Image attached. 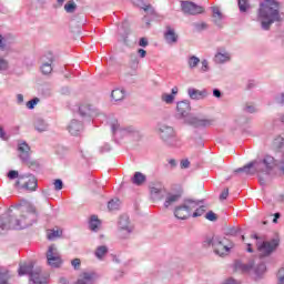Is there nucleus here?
Wrapping results in <instances>:
<instances>
[{
  "mask_svg": "<svg viewBox=\"0 0 284 284\" xmlns=\"http://www.w3.org/2000/svg\"><path fill=\"white\" fill-rule=\"evenodd\" d=\"M258 21L263 30H268L272 23L281 21V13L278 12V2L275 0H266L260 6L258 9Z\"/></svg>",
  "mask_w": 284,
  "mask_h": 284,
  "instance_id": "nucleus-1",
  "label": "nucleus"
},
{
  "mask_svg": "<svg viewBox=\"0 0 284 284\" xmlns=\"http://www.w3.org/2000/svg\"><path fill=\"white\" fill-rule=\"evenodd\" d=\"M196 206V201L185 200L183 205L175 207L174 216L181 221H185V219H190L192 216V212H194Z\"/></svg>",
  "mask_w": 284,
  "mask_h": 284,
  "instance_id": "nucleus-2",
  "label": "nucleus"
},
{
  "mask_svg": "<svg viewBox=\"0 0 284 284\" xmlns=\"http://www.w3.org/2000/svg\"><path fill=\"white\" fill-rule=\"evenodd\" d=\"M19 276H24V274L30 275V281L34 284H41V268H36L32 264H22L19 267Z\"/></svg>",
  "mask_w": 284,
  "mask_h": 284,
  "instance_id": "nucleus-3",
  "label": "nucleus"
},
{
  "mask_svg": "<svg viewBox=\"0 0 284 284\" xmlns=\"http://www.w3.org/2000/svg\"><path fill=\"white\" fill-rule=\"evenodd\" d=\"M257 252L260 253V256L263 258L265 256H270L272 252L278 247V240L273 239L271 241H264V242H257Z\"/></svg>",
  "mask_w": 284,
  "mask_h": 284,
  "instance_id": "nucleus-4",
  "label": "nucleus"
},
{
  "mask_svg": "<svg viewBox=\"0 0 284 284\" xmlns=\"http://www.w3.org/2000/svg\"><path fill=\"white\" fill-rule=\"evenodd\" d=\"M159 135L166 145H176V134L172 126L165 124L161 125L159 128Z\"/></svg>",
  "mask_w": 284,
  "mask_h": 284,
  "instance_id": "nucleus-5",
  "label": "nucleus"
},
{
  "mask_svg": "<svg viewBox=\"0 0 284 284\" xmlns=\"http://www.w3.org/2000/svg\"><path fill=\"white\" fill-rule=\"evenodd\" d=\"M207 245H212L215 254L219 256H225V254L230 253V250L234 247V245H226L225 242L221 241L219 237H213L207 241Z\"/></svg>",
  "mask_w": 284,
  "mask_h": 284,
  "instance_id": "nucleus-6",
  "label": "nucleus"
},
{
  "mask_svg": "<svg viewBox=\"0 0 284 284\" xmlns=\"http://www.w3.org/2000/svg\"><path fill=\"white\" fill-rule=\"evenodd\" d=\"M263 163L266 168L267 173L272 172V169L277 166L281 176H284V153L278 164H276V160L272 155H266L263 160Z\"/></svg>",
  "mask_w": 284,
  "mask_h": 284,
  "instance_id": "nucleus-7",
  "label": "nucleus"
},
{
  "mask_svg": "<svg viewBox=\"0 0 284 284\" xmlns=\"http://www.w3.org/2000/svg\"><path fill=\"white\" fill-rule=\"evenodd\" d=\"M18 152L19 158L26 163V165H34V160L30 158V154H32V150L30 149V145L28 143H18Z\"/></svg>",
  "mask_w": 284,
  "mask_h": 284,
  "instance_id": "nucleus-8",
  "label": "nucleus"
},
{
  "mask_svg": "<svg viewBox=\"0 0 284 284\" xmlns=\"http://www.w3.org/2000/svg\"><path fill=\"white\" fill-rule=\"evenodd\" d=\"M182 12L185 14H203L205 9L203 7L197 6L192 1H182L181 2Z\"/></svg>",
  "mask_w": 284,
  "mask_h": 284,
  "instance_id": "nucleus-9",
  "label": "nucleus"
},
{
  "mask_svg": "<svg viewBox=\"0 0 284 284\" xmlns=\"http://www.w3.org/2000/svg\"><path fill=\"white\" fill-rule=\"evenodd\" d=\"M16 185H21L24 190H37V178L34 176H20L16 182Z\"/></svg>",
  "mask_w": 284,
  "mask_h": 284,
  "instance_id": "nucleus-10",
  "label": "nucleus"
},
{
  "mask_svg": "<svg viewBox=\"0 0 284 284\" xmlns=\"http://www.w3.org/2000/svg\"><path fill=\"white\" fill-rule=\"evenodd\" d=\"M187 94L190 99H193L194 101H201V99H206V97H210V93L207 90H197L194 88L187 89Z\"/></svg>",
  "mask_w": 284,
  "mask_h": 284,
  "instance_id": "nucleus-11",
  "label": "nucleus"
},
{
  "mask_svg": "<svg viewBox=\"0 0 284 284\" xmlns=\"http://www.w3.org/2000/svg\"><path fill=\"white\" fill-rule=\"evenodd\" d=\"M54 62V57H52V53H48L47 61L43 62L41 65V72L42 74H51L52 73V63Z\"/></svg>",
  "mask_w": 284,
  "mask_h": 284,
  "instance_id": "nucleus-12",
  "label": "nucleus"
},
{
  "mask_svg": "<svg viewBox=\"0 0 284 284\" xmlns=\"http://www.w3.org/2000/svg\"><path fill=\"white\" fill-rule=\"evenodd\" d=\"M164 39L166 43H176L179 41V36L176 34V31L172 29V27H166V32L164 33Z\"/></svg>",
  "mask_w": 284,
  "mask_h": 284,
  "instance_id": "nucleus-13",
  "label": "nucleus"
},
{
  "mask_svg": "<svg viewBox=\"0 0 284 284\" xmlns=\"http://www.w3.org/2000/svg\"><path fill=\"white\" fill-rule=\"evenodd\" d=\"M68 130L70 134H72V136H78L79 132L83 130V124L77 120H72L71 123L69 124Z\"/></svg>",
  "mask_w": 284,
  "mask_h": 284,
  "instance_id": "nucleus-14",
  "label": "nucleus"
},
{
  "mask_svg": "<svg viewBox=\"0 0 284 284\" xmlns=\"http://www.w3.org/2000/svg\"><path fill=\"white\" fill-rule=\"evenodd\" d=\"M12 221H14L12 216H6L0 219V230H14Z\"/></svg>",
  "mask_w": 284,
  "mask_h": 284,
  "instance_id": "nucleus-15",
  "label": "nucleus"
},
{
  "mask_svg": "<svg viewBox=\"0 0 284 284\" xmlns=\"http://www.w3.org/2000/svg\"><path fill=\"white\" fill-rule=\"evenodd\" d=\"M181 193L169 194L164 202V207H170V205H174L178 201H181Z\"/></svg>",
  "mask_w": 284,
  "mask_h": 284,
  "instance_id": "nucleus-16",
  "label": "nucleus"
},
{
  "mask_svg": "<svg viewBox=\"0 0 284 284\" xmlns=\"http://www.w3.org/2000/svg\"><path fill=\"white\" fill-rule=\"evenodd\" d=\"M47 265H49V267L57 270V268L61 267V265H63V258H61V256L49 257V258H47Z\"/></svg>",
  "mask_w": 284,
  "mask_h": 284,
  "instance_id": "nucleus-17",
  "label": "nucleus"
},
{
  "mask_svg": "<svg viewBox=\"0 0 284 284\" xmlns=\"http://www.w3.org/2000/svg\"><path fill=\"white\" fill-rule=\"evenodd\" d=\"M256 165V162H250L248 164L244 165L243 168L236 169L234 172L235 174H239L241 172H244V174H254L256 171H252V168Z\"/></svg>",
  "mask_w": 284,
  "mask_h": 284,
  "instance_id": "nucleus-18",
  "label": "nucleus"
},
{
  "mask_svg": "<svg viewBox=\"0 0 284 284\" xmlns=\"http://www.w3.org/2000/svg\"><path fill=\"white\" fill-rule=\"evenodd\" d=\"M63 231L61 229H53L47 231V237L49 241H54V239H61Z\"/></svg>",
  "mask_w": 284,
  "mask_h": 284,
  "instance_id": "nucleus-19",
  "label": "nucleus"
},
{
  "mask_svg": "<svg viewBox=\"0 0 284 284\" xmlns=\"http://www.w3.org/2000/svg\"><path fill=\"white\" fill-rule=\"evenodd\" d=\"M93 275L91 273H82L79 275L78 281L75 284H92Z\"/></svg>",
  "mask_w": 284,
  "mask_h": 284,
  "instance_id": "nucleus-20",
  "label": "nucleus"
},
{
  "mask_svg": "<svg viewBox=\"0 0 284 284\" xmlns=\"http://www.w3.org/2000/svg\"><path fill=\"white\" fill-rule=\"evenodd\" d=\"M176 109L181 116H185L190 112V103L185 101L179 102Z\"/></svg>",
  "mask_w": 284,
  "mask_h": 284,
  "instance_id": "nucleus-21",
  "label": "nucleus"
},
{
  "mask_svg": "<svg viewBox=\"0 0 284 284\" xmlns=\"http://www.w3.org/2000/svg\"><path fill=\"white\" fill-rule=\"evenodd\" d=\"M146 181L145 174L141 172H135L133 178H132V183L134 185H143Z\"/></svg>",
  "mask_w": 284,
  "mask_h": 284,
  "instance_id": "nucleus-22",
  "label": "nucleus"
},
{
  "mask_svg": "<svg viewBox=\"0 0 284 284\" xmlns=\"http://www.w3.org/2000/svg\"><path fill=\"white\" fill-rule=\"evenodd\" d=\"M89 227L92 232H97L101 227V220L97 215L91 216Z\"/></svg>",
  "mask_w": 284,
  "mask_h": 284,
  "instance_id": "nucleus-23",
  "label": "nucleus"
},
{
  "mask_svg": "<svg viewBox=\"0 0 284 284\" xmlns=\"http://www.w3.org/2000/svg\"><path fill=\"white\" fill-rule=\"evenodd\" d=\"M195 128H209L214 123L212 119H196L194 122Z\"/></svg>",
  "mask_w": 284,
  "mask_h": 284,
  "instance_id": "nucleus-24",
  "label": "nucleus"
},
{
  "mask_svg": "<svg viewBox=\"0 0 284 284\" xmlns=\"http://www.w3.org/2000/svg\"><path fill=\"white\" fill-rule=\"evenodd\" d=\"M59 256H61V253H59V248H57V245H50L47 251V258H57Z\"/></svg>",
  "mask_w": 284,
  "mask_h": 284,
  "instance_id": "nucleus-25",
  "label": "nucleus"
},
{
  "mask_svg": "<svg viewBox=\"0 0 284 284\" xmlns=\"http://www.w3.org/2000/svg\"><path fill=\"white\" fill-rule=\"evenodd\" d=\"M97 258H99V261H103V258H105V255L108 254V246L102 245V246H98L95 248L94 252Z\"/></svg>",
  "mask_w": 284,
  "mask_h": 284,
  "instance_id": "nucleus-26",
  "label": "nucleus"
},
{
  "mask_svg": "<svg viewBox=\"0 0 284 284\" xmlns=\"http://www.w3.org/2000/svg\"><path fill=\"white\" fill-rule=\"evenodd\" d=\"M196 207L193 210V219H196L199 216H203L205 214V205H201V202L196 201Z\"/></svg>",
  "mask_w": 284,
  "mask_h": 284,
  "instance_id": "nucleus-27",
  "label": "nucleus"
},
{
  "mask_svg": "<svg viewBox=\"0 0 284 284\" xmlns=\"http://www.w3.org/2000/svg\"><path fill=\"white\" fill-rule=\"evenodd\" d=\"M111 97L113 101H123V99H125V91L115 89L112 91Z\"/></svg>",
  "mask_w": 284,
  "mask_h": 284,
  "instance_id": "nucleus-28",
  "label": "nucleus"
},
{
  "mask_svg": "<svg viewBox=\"0 0 284 284\" xmlns=\"http://www.w3.org/2000/svg\"><path fill=\"white\" fill-rule=\"evenodd\" d=\"M10 273L7 268L0 267V284H9Z\"/></svg>",
  "mask_w": 284,
  "mask_h": 284,
  "instance_id": "nucleus-29",
  "label": "nucleus"
},
{
  "mask_svg": "<svg viewBox=\"0 0 284 284\" xmlns=\"http://www.w3.org/2000/svg\"><path fill=\"white\" fill-rule=\"evenodd\" d=\"M34 128L38 132H45V130H48V124H45L43 120H38Z\"/></svg>",
  "mask_w": 284,
  "mask_h": 284,
  "instance_id": "nucleus-30",
  "label": "nucleus"
},
{
  "mask_svg": "<svg viewBox=\"0 0 284 284\" xmlns=\"http://www.w3.org/2000/svg\"><path fill=\"white\" fill-rule=\"evenodd\" d=\"M212 12H213V19L215 23L221 21V19H223V13H221V10L219 9V7H213Z\"/></svg>",
  "mask_w": 284,
  "mask_h": 284,
  "instance_id": "nucleus-31",
  "label": "nucleus"
},
{
  "mask_svg": "<svg viewBox=\"0 0 284 284\" xmlns=\"http://www.w3.org/2000/svg\"><path fill=\"white\" fill-rule=\"evenodd\" d=\"M215 60L217 63H225V61H230V54L229 53H217L215 55Z\"/></svg>",
  "mask_w": 284,
  "mask_h": 284,
  "instance_id": "nucleus-32",
  "label": "nucleus"
},
{
  "mask_svg": "<svg viewBox=\"0 0 284 284\" xmlns=\"http://www.w3.org/2000/svg\"><path fill=\"white\" fill-rule=\"evenodd\" d=\"M237 2L240 12H247V10L250 9V3L247 2V0H237Z\"/></svg>",
  "mask_w": 284,
  "mask_h": 284,
  "instance_id": "nucleus-33",
  "label": "nucleus"
},
{
  "mask_svg": "<svg viewBox=\"0 0 284 284\" xmlns=\"http://www.w3.org/2000/svg\"><path fill=\"white\" fill-rule=\"evenodd\" d=\"M65 12L72 13L74 10H77V3L73 0H70L65 6H64Z\"/></svg>",
  "mask_w": 284,
  "mask_h": 284,
  "instance_id": "nucleus-34",
  "label": "nucleus"
},
{
  "mask_svg": "<svg viewBox=\"0 0 284 284\" xmlns=\"http://www.w3.org/2000/svg\"><path fill=\"white\" fill-rule=\"evenodd\" d=\"M119 207H120L119 200H111L108 203V209L110 210V212H114V210H119Z\"/></svg>",
  "mask_w": 284,
  "mask_h": 284,
  "instance_id": "nucleus-35",
  "label": "nucleus"
},
{
  "mask_svg": "<svg viewBox=\"0 0 284 284\" xmlns=\"http://www.w3.org/2000/svg\"><path fill=\"white\" fill-rule=\"evenodd\" d=\"M201 63V59L196 58V55H192L189 58V67L196 68Z\"/></svg>",
  "mask_w": 284,
  "mask_h": 284,
  "instance_id": "nucleus-36",
  "label": "nucleus"
},
{
  "mask_svg": "<svg viewBox=\"0 0 284 284\" xmlns=\"http://www.w3.org/2000/svg\"><path fill=\"white\" fill-rule=\"evenodd\" d=\"M162 101H164V103H169V104L174 103V95L164 93V94H162Z\"/></svg>",
  "mask_w": 284,
  "mask_h": 284,
  "instance_id": "nucleus-37",
  "label": "nucleus"
},
{
  "mask_svg": "<svg viewBox=\"0 0 284 284\" xmlns=\"http://www.w3.org/2000/svg\"><path fill=\"white\" fill-rule=\"evenodd\" d=\"M39 98H34L30 101L27 102V108L28 110H34V105H37L39 103Z\"/></svg>",
  "mask_w": 284,
  "mask_h": 284,
  "instance_id": "nucleus-38",
  "label": "nucleus"
},
{
  "mask_svg": "<svg viewBox=\"0 0 284 284\" xmlns=\"http://www.w3.org/2000/svg\"><path fill=\"white\" fill-rule=\"evenodd\" d=\"M277 284H284V267L277 272Z\"/></svg>",
  "mask_w": 284,
  "mask_h": 284,
  "instance_id": "nucleus-39",
  "label": "nucleus"
},
{
  "mask_svg": "<svg viewBox=\"0 0 284 284\" xmlns=\"http://www.w3.org/2000/svg\"><path fill=\"white\" fill-rule=\"evenodd\" d=\"M205 219H207V221H217L219 216L213 211H210L206 213Z\"/></svg>",
  "mask_w": 284,
  "mask_h": 284,
  "instance_id": "nucleus-40",
  "label": "nucleus"
},
{
  "mask_svg": "<svg viewBox=\"0 0 284 284\" xmlns=\"http://www.w3.org/2000/svg\"><path fill=\"white\" fill-rule=\"evenodd\" d=\"M79 112H80L81 116H85V114H88V112H90V105H81L79 108Z\"/></svg>",
  "mask_w": 284,
  "mask_h": 284,
  "instance_id": "nucleus-41",
  "label": "nucleus"
},
{
  "mask_svg": "<svg viewBox=\"0 0 284 284\" xmlns=\"http://www.w3.org/2000/svg\"><path fill=\"white\" fill-rule=\"evenodd\" d=\"M53 185H54V190H63V181H61V180H55L54 182H53Z\"/></svg>",
  "mask_w": 284,
  "mask_h": 284,
  "instance_id": "nucleus-42",
  "label": "nucleus"
},
{
  "mask_svg": "<svg viewBox=\"0 0 284 284\" xmlns=\"http://www.w3.org/2000/svg\"><path fill=\"white\" fill-rule=\"evenodd\" d=\"M230 196V189H224L220 195V201H225Z\"/></svg>",
  "mask_w": 284,
  "mask_h": 284,
  "instance_id": "nucleus-43",
  "label": "nucleus"
},
{
  "mask_svg": "<svg viewBox=\"0 0 284 284\" xmlns=\"http://www.w3.org/2000/svg\"><path fill=\"white\" fill-rule=\"evenodd\" d=\"M71 265H72V267H74V270H79V267H81V260H79V258L72 260Z\"/></svg>",
  "mask_w": 284,
  "mask_h": 284,
  "instance_id": "nucleus-44",
  "label": "nucleus"
},
{
  "mask_svg": "<svg viewBox=\"0 0 284 284\" xmlns=\"http://www.w3.org/2000/svg\"><path fill=\"white\" fill-rule=\"evenodd\" d=\"M162 189L159 186H151L150 192L151 194H161Z\"/></svg>",
  "mask_w": 284,
  "mask_h": 284,
  "instance_id": "nucleus-45",
  "label": "nucleus"
},
{
  "mask_svg": "<svg viewBox=\"0 0 284 284\" xmlns=\"http://www.w3.org/2000/svg\"><path fill=\"white\" fill-rule=\"evenodd\" d=\"M0 70H8V61L0 58Z\"/></svg>",
  "mask_w": 284,
  "mask_h": 284,
  "instance_id": "nucleus-46",
  "label": "nucleus"
},
{
  "mask_svg": "<svg viewBox=\"0 0 284 284\" xmlns=\"http://www.w3.org/2000/svg\"><path fill=\"white\" fill-rule=\"evenodd\" d=\"M139 45L141 48H148V45H149L148 39L141 38L140 41H139Z\"/></svg>",
  "mask_w": 284,
  "mask_h": 284,
  "instance_id": "nucleus-47",
  "label": "nucleus"
},
{
  "mask_svg": "<svg viewBox=\"0 0 284 284\" xmlns=\"http://www.w3.org/2000/svg\"><path fill=\"white\" fill-rule=\"evenodd\" d=\"M0 139H2V141H8V135L6 134V131H3V126H0Z\"/></svg>",
  "mask_w": 284,
  "mask_h": 284,
  "instance_id": "nucleus-48",
  "label": "nucleus"
},
{
  "mask_svg": "<svg viewBox=\"0 0 284 284\" xmlns=\"http://www.w3.org/2000/svg\"><path fill=\"white\" fill-rule=\"evenodd\" d=\"M19 176V172L18 171H10L8 173V178L9 179H17Z\"/></svg>",
  "mask_w": 284,
  "mask_h": 284,
  "instance_id": "nucleus-49",
  "label": "nucleus"
},
{
  "mask_svg": "<svg viewBox=\"0 0 284 284\" xmlns=\"http://www.w3.org/2000/svg\"><path fill=\"white\" fill-rule=\"evenodd\" d=\"M181 168H182V170H185V169L190 168V161L189 160H182L181 161Z\"/></svg>",
  "mask_w": 284,
  "mask_h": 284,
  "instance_id": "nucleus-50",
  "label": "nucleus"
},
{
  "mask_svg": "<svg viewBox=\"0 0 284 284\" xmlns=\"http://www.w3.org/2000/svg\"><path fill=\"white\" fill-rule=\"evenodd\" d=\"M112 131L115 132L116 130H119V121H113L111 124Z\"/></svg>",
  "mask_w": 284,
  "mask_h": 284,
  "instance_id": "nucleus-51",
  "label": "nucleus"
},
{
  "mask_svg": "<svg viewBox=\"0 0 284 284\" xmlns=\"http://www.w3.org/2000/svg\"><path fill=\"white\" fill-rule=\"evenodd\" d=\"M138 53L140 54L141 59H145V54H148V51H145L144 49H139Z\"/></svg>",
  "mask_w": 284,
  "mask_h": 284,
  "instance_id": "nucleus-52",
  "label": "nucleus"
},
{
  "mask_svg": "<svg viewBox=\"0 0 284 284\" xmlns=\"http://www.w3.org/2000/svg\"><path fill=\"white\" fill-rule=\"evenodd\" d=\"M213 97H215V99H221V91L219 89H214Z\"/></svg>",
  "mask_w": 284,
  "mask_h": 284,
  "instance_id": "nucleus-53",
  "label": "nucleus"
},
{
  "mask_svg": "<svg viewBox=\"0 0 284 284\" xmlns=\"http://www.w3.org/2000/svg\"><path fill=\"white\" fill-rule=\"evenodd\" d=\"M202 72H207V60L202 61Z\"/></svg>",
  "mask_w": 284,
  "mask_h": 284,
  "instance_id": "nucleus-54",
  "label": "nucleus"
},
{
  "mask_svg": "<svg viewBox=\"0 0 284 284\" xmlns=\"http://www.w3.org/2000/svg\"><path fill=\"white\" fill-rule=\"evenodd\" d=\"M246 112H250L252 114V112H256V110L254 109V106L247 105L246 106Z\"/></svg>",
  "mask_w": 284,
  "mask_h": 284,
  "instance_id": "nucleus-55",
  "label": "nucleus"
},
{
  "mask_svg": "<svg viewBox=\"0 0 284 284\" xmlns=\"http://www.w3.org/2000/svg\"><path fill=\"white\" fill-rule=\"evenodd\" d=\"M273 219V223H277L278 219H281V213H275Z\"/></svg>",
  "mask_w": 284,
  "mask_h": 284,
  "instance_id": "nucleus-56",
  "label": "nucleus"
},
{
  "mask_svg": "<svg viewBox=\"0 0 284 284\" xmlns=\"http://www.w3.org/2000/svg\"><path fill=\"white\" fill-rule=\"evenodd\" d=\"M169 163L171 164V168H176V160L171 159L169 160Z\"/></svg>",
  "mask_w": 284,
  "mask_h": 284,
  "instance_id": "nucleus-57",
  "label": "nucleus"
},
{
  "mask_svg": "<svg viewBox=\"0 0 284 284\" xmlns=\"http://www.w3.org/2000/svg\"><path fill=\"white\" fill-rule=\"evenodd\" d=\"M17 99H18V103H23V94H18Z\"/></svg>",
  "mask_w": 284,
  "mask_h": 284,
  "instance_id": "nucleus-58",
  "label": "nucleus"
},
{
  "mask_svg": "<svg viewBox=\"0 0 284 284\" xmlns=\"http://www.w3.org/2000/svg\"><path fill=\"white\" fill-rule=\"evenodd\" d=\"M246 251L250 252V253L254 252V250L252 248V244L247 243Z\"/></svg>",
  "mask_w": 284,
  "mask_h": 284,
  "instance_id": "nucleus-59",
  "label": "nucleus"
},
{
  "mask_svg": "<svg viewBox=\"0 0 284 284\" xmlns=\"http://www.w3.org/2000/svg\"><path fill=\"white\" fill-rule=\"evenodd\" d=\"M0 48H6V44L3 43V37L0 36Z\"/></svg>",
  "mask_w": 284,
  "mask_h": 284,
  "instance_id": "nucleus-60",
  "label": "nucleus"
},
{
  "mask_svg": "<svg viewBox=\"0 0 284 284\" xmlns=\"http://www.w3.org/2000/svg\"><path fill=\"white\" fill-rule=\"evenodd\" d=\"M277 201H278L280 203H283V201H284V194L278 195Z\"/></svg>",
  "mask_w": 284,
  "mask_h": 284,
  "instance_id": "nucleus-61",
  "label": "nucleus"
},
{
  "mask_svg": "<svg viewBox=\"0 0 284 284\" xmlns=\"http://www.w3.org/2000/svg\"><path fill=\"white\" fill-rule=\"evenodd\" d=\"M172 94H173V95H174V94H179V88L174 87V88L172 89Z\"/></svg>",
  "mask_w": 284,
  "mask_h": 284,
  "instance_id": "nucleus-62",
  "label": "nucleus"
},
{
  "mask_svg": "<svg viewBox=\"0 0 284 284\" xmlns=\"http://www.w3.org/2000/svg\"><path fill=\"white\" fill-rule=\"evenodd\" d=\"M143 10H144V12H148V10H151L152 11V6H145L144 8H143Z\"/></svg>",
  "mask_w": 284,
  "mask_h": 284,
  "instance_id": "nucleus-63",
  "label": "nucleus"
},
{
  "mask_svg": "<svg viewBox=\"0 0 284 284\" xmlns=\"http://www.w3.org/2000/svg\"><path fill=\"white\" fill-rule=\"evenodd\" d=\"M251 239H255L256 241H261V237H258V235H257V234H253V235H251Z\"/></svg>",
  "mask_w": 284,
  "mask_h": 284,
  "instance_id": "nucleus-64",
  "label": "nucleus"
}]
</instances>
